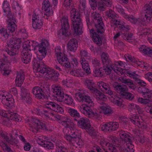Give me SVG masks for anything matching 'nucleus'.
Returning <instances> with one entry per match:
<instances>
[{
    "label": "nucleus",
    "mask_w": 152,
    "mask_h": 152,
    "mask_svg": "<svg viewBox=\"0 0 152 152\" xmlns=\"http://www.w3.org/2000/svg\"><path fill=\"white\" fill-rule=\"evenodd\" d=\"M119 135L121 139L115 137L110 136L108 140L111 142L114 146L119 148V150L123 152H134V145L132 144V137L127 132L120 131Z\"/></svg>",
    "instance_id": "nucleus-1"
},
{
    "label": "nucleus",
    "mask_w": 152,
    "mask_h": 152,
    "mask_svg": "<svg viewBox=\"0 0 152 152\" xmlns=\"http://www.w3.org/2000/svg\"><path fill=\"white\" fill-rule=\"evenodd\" d=\"M75 95L80 101L87 103L86 104H83L80 106L79 108L80 111L87 117L98 119L99 117V115L94 112L91 108L93 106L94 103L90 97L85 95L83 91L80 90L75 94Z\"/></svg>",
    "instance_id": "nucleus-2"
},
{
    "label": "nucleus",
    "mask_w": 152,
    "mask_h": 152,
    "mask_svg": "<svg viewBox=\"0 0 152 152\" xmlns=\"http://www.w3.org/2000/svg\"><path fill=\"white\" fill-rule=\"evenodd\" d=\"M49 45V43L48 41L44 39L42 41L40 44H38V45L36 46V49L35 50H38L39 53L37 56V58H34L33 61V63L35 68H39L40 66H44V64L42 60L46 55V48Z\"/></svg>",
    "instance_id": "nucleus-3"
},
{
    "label": "nucleus",
    "mask_w": 152,
    "mask_h": 152,
    "mask_svg": "<svg viewBox=\"0 0 152 152\" xmlns=\"http://www.w3.org/2000/svg\"><path fill=\"white\" fill-rule=\"evenodd\" d=\"M71 17L72 24L75 32L78 35L82 33L83 24L80 19V14L76 11L75 9L71 11Z\"/></svg>",
    "instance_id": "nucleus-4"
},
{
    "label": "nucleus",
    "mask_w": 152,
    "mask_h": 152,
    "mask_svg": "<svg viewBox=\"0 0 152 152\" xmlns=\"http://www.w3.org/2000/svg\"><path fill=\"white\" fill-rule=\"evenodd\" d=\"M21 41L20 39H11L9 43H7V47L4 51L11 56H14L17 54V50L20 48Z\"/></svg>",
    "instance_id": "nucleus-5"
},
{
    "label": "nucleus",
    "mask_w": 152,
    "mask_h": 152,
    "mask_svg": "<svg viewBox=\"0 0 152 152\" xmlns=\"http://www.w3.org/2000/svg\"><path fill=\"white\" fill-rule=\"evenodd\" d=\"M39 68H36L37 72L45 75L48 77L49 78L53 80L57 81L58 79L59 74L57 72L50 69L46 68L45 65L44 64V66Z\"/></svg>",
    "instance_id": "nucleus-6"
},
{
    "label": "nucleus",
    "mask_w": 152,
    "mask_h": 152,
    "mask_svg": "<svg viewBox=\"0 0 152 152\" xmlns=\"http://www.w3.org/2000/svg\"><path fill=\"white\" fill-rule=\"evenodd\" d=\"M112 23L117 26V27L121 31H124V33L122 32L123 34L122 37L123 38L129 41L131 39L133 34L131 33H129L127 31L129 30V29L125 27L124 25V23L122 21H120L116 20L115 18L112 20Z\"/></svg>",
    "instance_id": "nucleus-7"
},
{
    "label": "nucleus",
    "mask_w": 152,
    "mask_h": 152,
    "mask_svg": "<svg viewBox=\"0 0 152 152\" xmlns=\"http://www.w3.org/2000/svg\"><path fill=\"white\" fill-rule=\"evenodd\" d=\"M32 125L30 128V130L33 132L37 133L38 130L40 129L43 130H48V129L45 124L40 122L39 120L35 118H32Z\"/></svg>",
    "instance_id": "nucleus-8"
},
{
    "label": "nucleus",
    "mask_w": 152,
    "mask_h": 152,
    "mask_svg": "<svg viewBox=\"0 0 152 152\" xmlns=\"http://www.w3.org/2000/svg\"><path fill=\"white\" fill-rule=\"evenodd\" d=\"M2 92H0V99H1V102L4 105L9 108L12 107L14 105V101L11 95H5L2 94Z\"/></svg>",
    "instance_id": "nucleus-9"
},
{
    "label": "nucleus",
    "mask_w": 152,
    "mask_h": 152,
    "mask_svg": "<svg viewBox=\"0 0 152 152\" xmlns=\"http://www.w3.org/2000/svg\"><path fill=\"white\" fill-rule=\"evenodd\" d=\"M52 91L54 93L57 100L60 102L63 101L65 95L64 92L60 87L56 85L52 86Z\"/></svg>",
    "instance_id": "nucleus-10"
},
{
    "label": "nucleus",
    "mask_w": 152,
    "mask_h": 152,
    "mask_svg": "<svg viewBox=\"0 0 152 152\" xmlns=\"http://www.w3.org/2000/svg\"><path fill=\"white\" fill-rule=\"evenodd\" d=\"M62 28L61 34L65 37L68 36L70 34L68 31L69 26L67 16H64L61 20Z\"/></svg>",
    "instance_id": "nucleus-11"
},
{
    "label": "nucleus",
    "mask_w": 152,
    "mask_h": 152,
    "mask_svg": "<svg viewBox=\"0 0 152 152\" xmlns=\"http://www.w3.org/2000/svg\"><path fill=\"white\" fill-rule=\"evenodd\" d=\"M74 120L77 122V125L80 128L83 129H88L90 127L89 121L86 118H75Z\"/></svg>",
    "instance_id": "nucleus-12"
},
{
    "label": "nucleus",
    "mask_w": 152,
    "mask_h": 152,
    "mask_svg": "<svg viewBox=\"0 0 152 152\" xmlns=\"http://www.w3.org/2000/svg\"><path fill=\"white\" fill-rule=\"evenodd\" d=\"M97 85L104 92L112 97L114 96L115 93L110 90V87L108 83H106L103 82L101 81L97 83Z\"/></svg>",
    "instance_id": "nucleus-13"
},
{
    "label": "nucleus",
    "mask_w": 152,
    "mask_h": 152,
    "mask_svg": "<svg viewBox=\"0 0 152 152\" xmlns=\"http://www.w3.org/2000/svg\"><path fill=\"white\" fill-rule=\"evenodd\" d=\"M20 96V99L24 103L29 104L31 102L32 100L30 93L25 88H21Z\"/></svg>",
    "instance_id": "nucleus-14"
},
{
    "label": "nucleus",
    "mask_w": 152,
    "mask_h": 152,
    "mask_svg": "<svg viewBox=\"0 0 152 152\" xmlns=\"http://www.w3.org/2000/svg\"><path fill=\"white\" fill-rule=\"evenodd\" d=\"M59 63L62 66H64L68 69H72V65L68 61V59L66 56L63 54L60 55L57 58Z\"/></svg>",
    "instance_id": "nucleus-15"
},
{
    "label": "nucleus",
    "mask_w": 152,
    "mask_h": 152,
    "mask_svg": "<svg viewBox=\"0 0 152 152\" xmlns=\"http://www.w3.org/2000/svg\"><path fill=\"white\" fill-rule=\"evenodd\" d=\"M113 87L116 91L120 94L121 96L128 90L127 86L122 83H115L113 84Z\"/></svg>",
    "instance_id": "nucleus-16"
},
{
    "label": "nucleus",
    "mask_w": 152,
    "mask_h": 152,
    "mask_svg": "<svg viewBox=\"0 0 152 152\" xmlns=\"http://www.w3.org/2000/svg\"><path fill=\"white\" fill-rule=\"evenodd\" d=\"M32 92L36 98L39 99H43L45 98L44 88L38 86L34 87L33 89Z\"/></svg>",
    "instance_id": "nucleus-17"
},
{
    "label": "nucleus",
    "mask_w": 152,
    "mask_h": 152,
    "mask_svg": "<svg viewBox=\"0 0 152 152\" xmlns=\"http://www.w3.org/2000/svg\"><path fill=\"white\" fill-rule=\"evenodd\" d=\"M38 45V43L34 41L28 40L24 42L23 46V50H34L36 49V46Z\"/></svg>",
    "instance_id": "nucleus-18"
},
{
    "label": "nucleus",
    "mask_w": 152,
    "mask_h": 152,
    "mask_svg": "<svg viewBox=\"0 0 152 152\" xmlns=\"http://www.w3.org/2000/svg\"><path fill=\"white\" fill-rule=\"evenodd\" d=\"M94 72L96 76L101 77L104 75H108L110 74L111 69L110 68L106 67L103 66L102 68L95 69Z\"/></svg>",
    "instance_id": "nucleus-19"
},
{
    "label": "nucleus",
    "mask_w": 152,
    "mask_h": 152,
    "mask_svg": "<svg viewBox=\"0 0 152 152\" xmlns=\"http://www.w3.org/2000/svg\"><path fill=\"white\" fill-rule=\"evenodd\" d=\"M7 21L8 23L7 28L9 32H13L17 29V26L15 23L16 22L15 19L13 15H10V17L7 18Z\"/></svg>",
    "instance_id": "nucleus-20"
},
{
    "label": "nucleus",
    "mask_w": 152,
    "mask_h": 152,
    "mask_svg": "<svg viewBox=\"0 0 152 152\" xmlns=\"http://www.w3.org/2000/svg\"><path fill=\"white\" fill-rule=\"evenodd\" d=\"M3 56L5 58L3 60V62L0 61V68L3 71V74L4 75H7L10 73L9 69V66L6 62L7 61V56L4 54Z\"/></svg>",
    "instance_id": "nucleus-21"
},
{
    "label": "nucleus",
    "mask_w": 152,
    "mask_h": 152,
    "mask_svg": "<svg viewBox=\"0 0 152 152\" xmlns=\"http://www.w3.org/2000/svg\"><path fill=\"white\" fill-rule=\"evenodd\" d=\"M32 52L30 50H23L21 55L22 56V60L23 63L28 64L30 62L32 57Z\"/></svg>",
    "instance_id": "nucleus-22"
},
{
    "label": "nucleus",
    "mask_w": 152,
    "mask_h": 152,
    "mask_svg": "<svg viewBox=\"0 0 152 152\" xmlns=\"http://www.w3.org/2000/svg\"><path fill=\"white\" fill-rule=\"evenodd\" d=\"M32 25L35 29H39L43 24V23L40 18L38 15L36 14L33 15L32 19Z\"/></svg>",
    "instance_id": "nucleus-23"
},
{
    "label": "nucleus",
    "mask_w": 152,
    "mask_h": 152,
    "mask_svg": "<svg viewBox=\"0 0 152 152\" xmlns=\"http://www.w3.org/2000/svg\"><path fill=\"white\" fill-rule=\"evenodd\" d=\"M90 32L95 43L99 46H100L102 45V40L99 35L95 32L93 29L90 30Z\"/></svg>",
    "instance_id": "nucleus-24"
},
{
    "label": "nucleus",
    "mask_w": 152,
    "mask_h": 152,
    "mask_svg": "<svg viewBox=\"0 0 152 152\" xmlns=\"http://www.w3.org/2000/svg\"><path fill=\"white\" fill-rule=\"evenodd\" d=\"M78 47V42L75 38L70 39L67 43V47L68 50L71 51L75 52Z\"/></svg>",
    "instance_id": "nucleus-25"
},
{
    "label": "nucleus",
    "mask_w": 152,
    "mask_h": 152,
    "mask_svg": "<svg viewBox=\"0 0 152 152\" xmlns=\"http://www.w3.org/2000/svg\"><path fill=\"white\" fill-rule=\"evenodd\" d=\"M42 4V9L46 12V16H49L53 14V12L50 10L51 7L49 0H44Z\"/></svg>",
    "instance_id": "nucleus-26"
},
{
    "label": "nucleus",
    "mask_w": 152,
    "mask_h": 152,
    "mask_svg": "<svg viewBox=\"0 0 152 152\" xmlns=\"http://www.w3.org/2000/svg\"><path fill=\"white\" fill-rule=\"evenodd\" d=\"M60 120L61 124L65 128H70L73 126V123L66 116H61Z\"/></svg>",
    "instance_id": "nucleus-27"
},
{
    "label": "nucleus",
    "mask_w": 152,
    "mask_h": 152,
    "mask_svg": "<svg viewBox=\"0 0 152 152\" xmlns=\"http://www.w3.org/2000/svg\"><path fill=\"white\" fill-rule=\"evenodd\" d=\"M119 80L120 82L127 85L131 89L134 90L136 88L133 81L129 79L121 77L119 78Z\"/></svg>",
    "instance_id": "nucleus-28"
},
{
    "label": "nucleus",
    "mask_w": 152,
    "mask_h": 152,
    "mask_svg": "<svg viewBox=\"0 0 152 152\" xmlns=\"http://www.w3.org/2000/svg\"><path fill=\"white\" fill-rule=\"evenodd\" d=\"M126 73L127 75L131 77H133L135 79V81L138 84H141L142 85L145 86L146 83L143 81L137 78L138 75L136 74L135 72H132L131 71H127Z\"/></svg>",
    "instance_id": "nucleus-29"
},
{
    "label": "nucleus",
    "mask_w": 152,
    "mask_h": 152,
    "mask_svg": "<svg viewBox=\"0 0 152 152\" xmlns=\"http://www.w3.org/2000/svg\"><path fill=\"white\" fill-rule=\"evenodd\" d=\"M102 62L106 67H108V65L112 62L108 54L105 53H103L101 55Z\"/></svg>",
    "instance_id": "nucleus-30"
},
{
    "label": "nucleus",
    "mask_w": 152,
    "mask_h": 152,
    "mask_svg": "<svg viewBox=\"0 0 152 152\" xmlns=\"http://www.w3.org/2000/svg\"><path fill=\"white\" fill-rule=\"evenodd\" d=\"M25 79V75L22 72H18L17 74L15 80V84L17 86L20 87L23 82Z\"/></svg>",
    "instance_id": "nucleus-31"
},
{
    "label": "nucleus",
    "mask_w": 152,
    "mask_h": 152,
    "mask_svg": "<svg viewBox=\"0 0 152 152\" xmlns=\"http://www.w3.org/2000/svg\"><path fill=\"white\" fill-rule=\"evenodd\" d=\"M65 138L67 140L72 143L76 142L78 144L82 141L75 133L74 134H72V135H66L65 136Z\"/></svg>",
    "instance_id": "nucleus-32"
},
{
    "label": "nucleus",
    "mask_w": 152,
    "mask_h": 152,
    "mask_svg": "<svg viewBox=\"0 0 152 152\" xmlns=\"http://www.w3.org/2000/svg\"><path fill=\"white\" fill-rule=\"evenodd\" d=\"M80 63L81 64L83 68L86 72L89 74L90 73V68L88 62L86 61L85 58H81Z\"/></svg>",
    "instance_id": "nucleus-33"
},
{
    "label": "nucleus",
    "mask_w": 152,
    "mask_h": 152,
    "mask_svg": "<svg viewBox=\"0 0 152 152\" xmlns=\"http://www.w3.org/2000/svg\"><path fill=\"white\" fill-rule=\"evenodd\" d=\"M100 104L99 107L104 114L110 115L112 113V110L110 106L103 102H101Z\"/></svg>",
    "instance_id": "nucleus-34"
},
{
    "label": "nucleus",
    "mask_w": 152,
    "mask_h": 152,
    "mask_svg": "<svg viewBox=\"0 0 152 152\" xmlns=\"http://www.w3.org/2000/svg\"><path fill=\"white\" fill-rule=\"evenodd\" d=\"M94 96L97 99L105 101L106 99V96L104 94L100 92L97 89H95L93 93Z\"/></svg>",
    "instance_id": "nucleus-35"
},
{
    "label": "nucleus",
    "mask_w": 152,
    "mask_h": 152,
    "mask_svg": "<svg viewBox=\"0 0 152 152\" xmlns=\"http://www.w3.org/2000/svg\"><path fill=\"white\" fill-rule=\"evenodd\" d=\"M95 26L96 31L98 33L102 34L105 31L104 28V25L102 20H99L96 23Z\"/></svg>",
    "instance_id": "nucleus-36"
},
{
    "label": "nucleus",
    "mask_w": 152,
    "mask_h": 152,
    "mask_svg": "<svg viewBox=\"0 0 152 152\" xmlns=\"http://www.w3.org/2000/svg\"><path fill=\"white\" fill-rule=\"evenodd\" d=\"M3 9L7 18L10 17V15H12L10 12L9 4L7 1H4L3 4Z\"/></svg>",
    "instance_id": "nucleus-37"
},
{
    "label": "nucleus",
    "mask_w": 152,
    "mask_h": 152,
    "mask_svg": "<svg viewBox=\"0 0 152 152\" xmlns=\"http://www.w3.org/2000/svg\"><path fill=\"white\" fill-rule=\"evenodd\" d=\"M10 136L11 138L10 139L6 134H5L3 133H1L0 134V137L4 139L6 142L13 145H15L16 143L14 141L15 140V138H13V137L12 134L10 135Z\"/></svg>",
    "instance_id": "nucleus-38"
},
{
    "label": "nucleus",
    "mask_w": 152,
    "mask_h": 152,
    "mask_svg": "<svg viewBox=\"0 0 152 152\" xmlns=\"http://www.w3.org/2000/svg\"><path fill=\"white\" fill-rule=\"evenodd\" d=\"M145 15L144 16L142 17L140 19V23L143 25H146L148 24L151 20L152 18V14Z\"/></svg>",
    "instance_id": "nucleus-39"
},
{
    "label": "nucleus",
    "mask_w": 152,
    "mask_h": 152,
    "mask_svg": "<svg viewBox=\"0 0 152 152\" xmlns=\"http://www.w3.org/2000/svg\"><path fill=\"white\" fill-rule=\"evenodd\" d=\"M84 83L88 88L94 92L95 91V89H97L94 88V83L92 80L86 79L84 81Z\"/></svg>",
    "instance_id": "nucleus-40"
},
{
    "label": "nucleus",
    "mask_w": 152,
    "mask_h": 152,
    "mask_svg": "<svg viewBox=\"0 0 152 152\" xmlns=\"http://www.w3.org/2000/svg\"><path fill=\"white\" fill-rule=\"evenodd\" d=\"M140 51L146 54H152V50L151 49L147 47L146 46L142 45L139 48Z\"/></svg>",
    "instance_id": "nucleus-41"
},
{
    "label": "nucleus",
    "mask_w": 152,
    "mask_h": 152,
    "mask_svg": "<svg viewBox=\"0 0 152 152\" xmlns=\"http://www.w3.org/2000/svg\"><path fill=\"white\" fill-rule=\"evenodd\" d=\"M116 65V64H113L111 62L110 64L108 65V67H110L111 70L112 69L116 73L120 75L121 74L122 70L121 68L118 67Z\"/></svg>",
    "instance_id": "nucleus-42"
},
{
    "label": "nucleus",
    "mask_w": 152,
    "mask_h": 152,
    "mask_svg": "<svg viewBox=\"0 0 152 152\" xmlns=\"http://www.w3.org/2000/svg\"><path fill=\"white\" fill-rule=\"evenodd\" d=\"M67 112L72 117L79 118L80 115L77 111L74 109L69 108L67 110Z\"/></svg>",
    "instance_id": "nucleus-43"
},
{
    "label": "nucleus",
    "mask_w": 152,
    "mask_h": 152,
    "mask_svg": "<svg viewBox=\"0 0 152 152\" xmlns=\"http://www.w3.org/2000/svg\"><path fill=\"white\" fill-rule=\"evenodd\" d=\"M111 122H110L102 125L101 128L102 130L105 132H111Z\"/></svg>",
    "instance_id": "nucleus-44"
},
{
    "label": "nucleus",
    "mask_w": 152,
    "mask_h": 152,
    "mask_svg": "<svg viewBox=\"0 0 152 152\" xmlns=\"http://www.w3.org/2000/svg\"><path fill=\"white\" fill-rule=\"evenodd\" d=\"M144 12L152 15V4H146L144 7Z\"/></svg>",
    "instance_id": "nucleus-45"
},
{
    "label": "nucleus",
    "mask_w": 152,
    "mask_h": 152,
    "mask_svg": "<svg viewBox=\"0 0 152 152\" xmlns=\"http://www.w3.org/2000/svg\"><path fill=\"white\" fill-rule=\"evenodd\" d=\"M130 119L131 122L136 125L137 124V123L140 122V118L137 115H131L130 118Z\"/></svg>",
    "instance_id": "nucleus-46"
},
{
    "label": "nucleus",
    "mask_w": 152,
    "mask_h": 152,
    "mask_svg": "<svg viewBox=\"0 0 152 152\" xmlns=\"http://www.w3.org/2000/svg\"><path fill=\"white\" fill-rule=\"evenodd\" d=\"M42 144L43 146L47 148L48 149H53V145L51 142H48L46 141H41Z\"/></svg>",
    "instance_id": "nucleus-47"
},
{
    "label": "nucleus",
    "mask_w": 152,
    "mask_h": 152,
    "mask_svg": "<svg viewBox=\"0 0 152 152\" xmlns=\"http://www.w3.org/2000/svg\"><path fill=\"white\" fill-rule=\"evenodd\" d=\"M105 15L107 17L110 19H113L116 17V15L115 12L111 10L110 9L106 11Z\"/></svg>",
    "instance_id": "nucleus-48"
},
{
    "label": "nucleus",
    "mask_w": 152,
    "mask_h": 152,
    "mask_svg": "<svg viewBox=\"0 0 152 152\" xmlns=\"http://www.w3.org/2000/svg\"><path fill=\"white\" fill-rule=\"evenodd\" d=\"M9 33V31L7 32V29L5 28H2L0 29V34L5 38V40L8 38Z\"/></svg>",
    "instance_id": "nucleus-49"
},
{
    "label": "nucleus",
    "mask_w": 152,
    "mask_h": 152,
    "mask_svg": "<svg viewBox=\"0 0 152 152\" xmlns=\"http://www.w3.org/2000/svg\"><path fill=\"white\" fill-rule=\"evenodd\" d=\"M70 73L71 75L78 77H81L83 75L82 72L79 69H72L70 71Z\"/></svg>",
    "instance_id": "nucleus-50"
},
{
    "label": "nucleus",
    "mask_w": 152,
    "mask_h": 152,
    "mask_svg": "<svg viewBox=\"0 0 152 152\" xmlns=\"http://www.w3.org/2000/svg\"><path fill=\"white\" fill-rule=\"evenodd\" d=\"M56 152H66V149L61 143H57Z\"/></svg>",
    "instance_id": "nucleus-51"
},
{
    "label": "nucleus",
    "mask_w": 152,
    "mask_h": 152,
    "mask_svg": "<svg viewBox=\"0 0 152 152\" xmlns=\"http://www.w3.org/2000/svg\"><path fill=\"white\" fill-rule=\"evenodd\" d=\"M56 152H66V149L61 143H57Z\"/></svg>",
    "instance_id": "nucleus-52"
},
{
    "label": "nucleus",
    "mask_w": 152,
    "mask_h": 152,
    "mask_svg": "<svg viewBox=\"0 0 152 152\" xmlns=\"http://www.w3.org/2000/svg\"><path fill=\"white\" fill-rule=\"evenodd\" d=\"M91 17L94 20L96 23L99 20H102V18L100 17L99 14L96 12H93L91 14Z\"/></svg>",
    "instance_id": "nucleus-53"
},
{
    "label": "nucleus",
    "mask_w": 152,
    "mask_h": 152,
    "mask_svg": "<svg viewBox=\"0 0 152 152\" xmlns=\"http://www.w3.org/2000/svg\"><path fill=\"white\" fill-rule=\"evenodd\" d=\"M121 96L123 98H126L130 100H132L134 97V96L133 94L129 92H128L127 91L124 94H123Z\"/></svg>",
    "instance_id": "nucleus-54"
},
{
    "label": "nucleus",
    "mask_w": 152,
    "mask_h": 152,
    "mask_svg": "<svg viewBox=\"0 0 152 152\" xmlns=\"http://www.w3.org/2000/svg\"><path fill=\"white\" fill-rule=\"evenodd\" d=\"M142 86V95L144 96V97H147L150 93V91H149L148 89L146 88L145 86H146V84L145 86L142 85L141 84H140Z\"/></svg>",
    "instance_id": "nucleus-55"
},
{
    "label": "nucleus",
    "mask_w": 152,
    "mask_h": 152,
    "mask_svg": "<svg viewBox=\"0 0 152 152\" xmlns=\"http://www.w3.org/2000/svg\"><path fill=\"white\" fill-rule=\"evenodd\" d=\"M104 5L106 6L104 4L103 1H99L97 2V6L98 9L101 11H104L105 9V7Z\"/></svg>",
    "instance_id": "nucleus-56"
},
{
    "label": "nucleus",
    "mask_w": 152,
    "mask_h": 152,
    "mask_svg": "<svg viewBox=\"0 0 152 152\" xmlns=\"http://www.w3.org/2000/svg\"><path fill=\"white\" fill-rule=\"evenodd\" d=\"M12 7L13 9L15 10V12L18 13V15H20V13L19 12L20 7L19 6L18 2L16 1L13 2Z\"/></svg>",
    "instance_id": "nucleus-57"
},
{
    "label": "nucleus",
    "mask_w": 152,
    "mask_h": 152,
    "mask_svg": "<svg viewBox=\"0 0 152 152\" xmlns=\"http://www.w3.org/2000/svg\"><path fill=\"white\" fill-rule=\"evenodd\" d=\"M56 104L52 102H47L45 105V107L53 111Z\"/></svg>",
    "instance_id": "nucleus-58"
},
{
    "label": "nucleus",
    "mask_w": 152,
    "mask_h": 152,
    "mask_svg": "<svg viewBox=\"0 0 152 152\" xmlns=\"http://www.w3.org/2000/svg\"><path fill=\"white\" fill-rule=\"evenodd\" d=\"M63 101L66 104H71L73 102V99L71 97L66 94L65 95Z\"/></svg>",
    "instance_id": "nucleus-59"
},
{
    "label": "nucleus",
    "mask_w": 152,
    "mask_h": 152,
    "mask_svg": "<svg viewBox=\"0 0 152 152\" xmlns=\"http://www.w3.org/2000/svg\"><path fill=\"white\" fill-rule=\"evenodd\" d=\"M112 99H111L112 101L114 104H117V105L120 106L122 104V101L121 99H119L118 100L114 98L115 97V95L112 97L111 96Z\"/></svg>",
    "instance_id": "nucleus-60"
},
{
    "label": "nucleus",
    "mask_w": 152,
    "mask_h": 152,
    "mask_svg": "<svg viewBox=\"0 0 152 152\" xmlns=\"http://www.w3.org/2000/svg\"><path fill=\"white\" fill-rule=\"evenodd\" d=\"M111 132L116 130L119 127L118 124L116 122H111Z\"/></svg>",
    "instance_id": "nucleus-61"
},
{
    "label": "nucleus",
    "mask_w": 152,
    "mask_h": 152,
    "mask_svg": "<svg viewBox=\"0 0 152 152\" xmlns=\"http://www.w3.org/2000/svg\"><path fill=\"white\" fill-rule=\"evenodd\" d=\"M53 111L59 113H61L64 111V110L61 107L56 104Z\"/></svg>",
    "instance_id": "nucleus-62"
},
{
    "label": "nucleus",
    "mask_w": 152,
    "mask_h": 152,
    "mask_svg": "<svg viewBox=\"0 0 152 152\" xmlns=\"http://www.w3.org/2000/svg\"><path fill=\"white\" fill-rule=\"evenodd\" d=\"M86 0H80L79 6L80 9L83 10H84L86 8Z\"/></svg>",
    "instance_id": "nucleus-63"
},
{
    "label": "nucleus",
    "mask_w": 152,
    "mask_h": 152,
    "mask_svg": "<svg viewBox=\"0 0 152 152\" xmlns=\"http://www.w3.org/2000/svg\"><path fill=\"white\" fill-rule=\"evenodd\" d=\"M145 77L149 82L152 83V73L148 72L145 74Z\"/></svg>",
    "instance_id": "nucleus-64"
}]
</instances>
